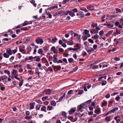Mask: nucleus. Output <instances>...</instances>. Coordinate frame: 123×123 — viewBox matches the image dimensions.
Segmentation results:
<instances>
[{
    "label": "nucleus",
    "instance_id": "nucleus-1",
    "mask_svg": "<svg viewBox=\"0 0 123 123\" xmlns=\"http://www.w3.org/2000/svg\"><path fill=\"white\" fill-rule=\"evenodd\" d=\"M36 41L37 44H40L41 45L43 43V39L42 38L39 37H37L36 39Z\"/></svg>",
    "mask_w": 123,
    "mask_h": 123
},
{
    "label": "nucleus",
    "instance_id": "nucleus-2",
    "mask_svg": "<svg viewBox=\"0 0 123 123\" xmlns=\"http://www.w3.org/2000/svg\"><path fill=\"white\" fill-rule=\"evenodd\" d=\"M7 78V77L5 75L0 77V82L2 81L4 83H5L6 82V81L5 80Z\"/></svg>",
    "mask_w": 123,
    "mask_h": 123
},
{
    "label": "nucleus",
    "instance_id": "nucleus-3",
    "mask_svg": "<svg viewBox=\"0 0 123 123\" xmlns=\"http://www.w3.org/2000/svg\"><path fill=\"white\" fill-rule=\"evenodd\" d=\"M114 119L116 121L117 123H119L120 121L121 118L120 116L117 115L114 117Z\"/></svg>",
    "mask_w": 123,
    "mask_h": 123
},
{
    "label": "nucleus",
    "instance_id": "nucleus-4",
    "mask_svg": "<svg viewBox=\"0 0 123 123\" xmlns=\"http://www.w3.org/2000/svg\"><path fill=\"white\" fill-rule=\"evenodd\" d=\"M52 91L50 89H47L44 90V92L47 94L50 95Z\"/></svg>",
    "mask_w": 123,
    "mask_h": 123
},
{
    "label": "nucleus",
    "instance_id": "nucleus-5",
    "mask_svg": "<svg viewBox=\"0 0 123 123\" xmlns=\"http://www.w3.org/2000/svg\"><path fill=\"white\" fill-rule=\"evenodd\" d=\"M94 6L91 5H88L87 7V9L88 10H90L91 11L94 10Z\"/></svg>",
    "mask_w": 123,
    "mask_h": 123
},
{
    "label": "nucleus",
    "instance_id": "nucleus-6",
    "mask_svg": "<svg viewBox=\"0 0 123 123\" xmlns=\"http://www.w3.org/2000/svg\"><path fill=\"white\" fill-rule=\"evenodd\" d=\"M6 52L9 55H11L12 54V50L9 48H8L6 50Z\"/></svg>",
    "mask_w": 123,
    "mask_h": 123
},
{
    "label": "nucleus",
    "instance_id": "nucleus-7",
    "mask_svg": "<svg viewBox=\"0 0 123 123\" xmlns=\"http://www.w3.org/2000/svg\"><path fill=\"white\" fill-rule=\"evenodd\" d=\"M76 109L75 107L72 108L70 110V114H71L74 113L76 111Z\"/></svg>",
    "mask_w": 123,
    "mask_h": 123
},
{
    "label": "nucleus",
    "instance_id": "nucleus-8",
    "mask_svg": "<svg viewBox=\"0 0 123 123\" xmlns=\"http://www.w3.org/2000/svg\"><path fill=\"white\" fill-rule=\"evenodd\" d=\"M101 112L100 109L99 108L97 109L94 111V113L97 114H98Z\"/></svg>",
    "mask_w": 123,
    "mask_h": 123
},
{
    "label": "nucleus",
    "instance_id": "nucleus-9",
    "mask_svg": "<svg viewBox=\"0 0 123 123\" xmlns=\"http://www.w3.org/2000/svg\"><path fill=\"white\" fill-rule=\"evenodd\" d=\"M86 51L88 53L90 54L91 52L93 51V49L92 48H90L86 49Z\"/></svg>",
    "mask_w": 123,
    "mask_h": 123
},
{
    "label": "nucleus",
    "instance_id": "nucleus-10",
    "mask_svg": "<svg viewBox=\"0 0 123 123\" xmlns=\"http://www.w3.org/2000/svg\"><path fill=\"white\" fill-rule=\"evenodd\" d=\"M35 102H33L32 103H30V108L32 109H33L34 108V106L35 105Z\"/></svg>",
    "mask_w": 123,
    "mask_h": 123
},
{
    "label": "nucleus",
    "instance_id": "nucleus-11",
    "mask_svg": "<svg viewBox=\"0 0 123 123\" xmlns=\"http://www.w3.org/2000/svg\"><path fill=\"white\" fill-rule=\"evenodd\" d=\"M84 32L86 35H87V37H90V35L89 34V31L87 30H85L84 31Z\"/></svg>",
    "mask_w": 123,
    "mask_h": 123
},
{
    "label": "nucleus",
    "instance_id": "nucleus-12",
    "mask_svg": "<svg viewBox=\"0 0 123 123\" xmlns=\"http://www.w3.org/2000/svg\"><path fill=\"white\" fill-rule=\"evenodd\" d=\"M118 108L117 107H115L114 108L112 109L111 110L109 111V112H114L118 110Z\"/></svg>",
    "mask_w": 123,
    "mask_h": 123
},
{
    "label": "nucleus",
    "instance_id": "nucleus-13",
    "mask_svg": "<svg viewBox=\"0 0 123 123\" xmlns=\"http://www.w3.org/2000/svg\"><path fill=\"white\" fill-rule=\"evenodd\" d=\"M121 32L120 30L118 29L116 30V32L114 33V35L115 36L121 33Z\"/></svg>",
    "mask_w": 123,
    "mask_h": 123
},
{
    "label": "nucleus",
    "instance_id": "nucleus-14",
    "mask_svg": "<svg viewBox=\"0 0 123 123\" xmlns=\"http://www.w3.org/2000/svg\"><path fill=\"white\" fill-rule=\"evenodd\" d=\"M57 40L58 39L56 37H53L52 38V40L53 41V42L52 43H54L57 41Z\"/></svg>",
    "mask_w": 123,
    "mask_h": 123
},
{
    "label": "nucleus",
    "instance_id": "nucleus-15",
    "mask_svg": "<svg viewBox=\"0 0 123 123\" xmlns=\"http://www.w3.org/2000/svg\"><path fill=\"white\" fill-rule=\"evenodd\" d=\"M85 105V103L81 104L80 106H78V109L79 110H81V109L82 108L83 106Z\"/></svg>",
    "mask_w": 123,
    "mask_h": 123
},
{
    "label": "nucleus",
    "instance_id": "nucleus-16",
    "mask_svg": "<svg viewBox=\"0 0 123 123\" xmlns=\"http://www.w3.org/2000/svg\"><path fill=\"white\" fill-rule=\"evenodd\" d=\"M4 73L6 74H8V75L9 77H10V71L7 70H5L4 71Z\"/></svg>",
    "mask_w": 123,
    "mask_h": 123
},
{
    "label": "nucleus",
    "instance_id": "nucleus-17",
    "mask_svg": "<svg viewBox=\"0 0 123 123\" xmlns=\"http://www.w3.org/2000/svg\"><path fill=\"white\" fill-rule=\"evenodd\" d=\"M46 107L45 106H44L42 107H41V110L42 111H43L45 112H47V111L46 110Z\"/></svg>",
    "mask_w": 123,
    "mask_h": 123
},
{
    "label": "nucleus",
    "instance_id": "nucleus-18",
    "mask_svg": "<svg viewBox=\"0 0 123 123\" xmlns=\"http://www.w3.org/2000/svg\"><path fill=\"white\" fill-rule=\"evenodd\" d=\"M3 55L4 57L6 58H9V55L6 53H4Z\"/></svg>",
    "mask_w": 123,
    "mask_h": 123
},
{
    "label": "nucleus",
    "instance_id": "nucleus-19",
    "mask_svg": "<svg viewBox=\"0 0 123 123\" xmlns=\"http://www.w3.org/2000/svg\"><path fill=\"white\" fill-rule=\"evenodd\" d=\"M77 36V39H80L81 36L80 35H78V34H74V37H75L76 36Z\"/></svg>",
    "mask_w": 123,
    "mask_h": 123
},
{
    "label": "nucleus",
    "instance_id": "nucleus-20",
    "mask_svg": "<svg viewBox=\"0 0 123 123\" xmlns=\"http://www.w3.org/2000/svg\"><path fill=\"white\" fill-rule=\"evenodd\" d=\"M59 15H62L64 14V11L63 10H61L59 11L58 12Z\"/></svg>",
    "mask_w": 123,
    "mask_h": 123
},
{
    "label": "nucleus",
    "instance_id": "nucleus-21",
    "mask_svg": "<svg viewBox=\"0 0 123 123\" xmlns=\"http://www.w3.org/2000/svg\"><path fill=\"white\" fill-rule=\"evenodd\" d=\"M36 73L35 74H37L39 76L40 74V72H39V70L37 68H36L35 69Z\"/></svg>",
    "mask_w": 123,
    "mask_h": 123
},
{
    "label": "nucleus",
    "instance_id": "nucleus-22",
    "mask_svg": "<svg viewBox=\"0 0 123 123\" xmlns=\"http://www.w3.org/2000/svg\"><path fill=\"white\" fill-rule=\"evenodd\" d=\"M19 51L20 52H21L22 53H23L24 54H25L26 53V52L25 51V50L23 49H19Z\"/></svg>",
    "mask_w": 123,
    "mask_h": 123
},
{
    "label": "nucleus",
    "instance_id": "nucleus-23",
    "mask_svg": "<svg viewBox=\"0 0 123 123\" xmlns=\"http://www.w3.org/2000/svg\"><path fill=\"white\" fill-rule=\"evenodd\" d=\"M32 118V117L31 116H27L25 117V118L27 120H29L31 119Z\"/></svg>",
    "mask_w": 123,
    "mask_h": 123
},
{
    "label": "nucleus",
    "instance_id": "nucleus-24",
    "mask_svg": "<svg viewBox=\"0 0 123 123\" xmlns=\"http://www.w3.org/2000/svg\"><path fill=\"white\" fill-rule=\"evenodd\" d=\"M97 25H98L97 23L95 24L93 22L91 25L93 28H94L95 27H96Z\"/></svg>",
    "mask_w": 123,
    "mask_h": 123
},
{
    "label": "nucleus",
    "instance_id": "nucleus-25",
    "mask_svg": "<svg viewBox=\"0 0 123 123\" xmlns=\"http://www.w3.org/2000/svg\"><path fill=\"white\" fill-rule=\"evenodd\" d=\"M28 24V22L27 21H25L22 24L23 26L26 25Z\"/></svg>",
    "mask_w": 123,
    "mask_h": 123
},
{
    "label": "nucleus",
    "instance_id": "nucleus-26",
    "mask_svg": "<svg viewBox=\"0 0 123 123\" xmlns=\"http://www.w3.org/2000/svg\"><path fill=\"white\" fill-rule=\"evenodd\" d=\"M98 35L97 34H96V35L94 36L93 37H92V38H94L95 39H98Z\"/></svg>",
    "mask_w": 123,
    "mask_h": 123
},
{
    "label": "nucleus",
    "instance_id": "nucleus-27",
    "mask_svg": "<svg viewBox=\"0 0 123 123\" xmlns=\"http://www.w3.org/2000/svg\"><path fill=\"white\" fill-rule=\"evenodd\" d=\"M56 104V103L55 101H52L51 102V105L54 106H55Z\"/></svg>",
    "mask_w": 123,
    "mask_h": 123
},
{
    "label": "nucleus",
    "instance_id": "nucleus-28",
    "mask_svg": "<svg viewBox=\"0 0 123 123\" xmlns=\"http://www.w3.org/2000/svg\"><path fill=\"white\" fill-rule=\"evenodd\" d=\"M66 94L65 93H64V95L63 96H62V97H61L59 99V101H62V99H63V97H64L65 96V95Z\"/></svg>",
    "mask_w": 123,
    "mask_h": 123
},
{
    "label": "nucleus",
    "instance_id": "nucleus-29",
    "mask_svg": "<svg viewBox=\"0 0 123 123\" xmlns=\"http://www.w3.org/2000/svg\"><path fill=\"white\" fill-rule=\"evenodd\" d=\"M107 26L109 28H111L113 27V25L112 24L108 23Z\"/></svg>",
    "mask_w": 123,
    "mask_h": 123
},
{
    "label": "nucleus",
    "instance_id": "nucleus-30",
    "mask_svg": "<svg viewBox=\"0 0 123 123\" xmlns=\"http://www.w3.org/2000/svg\"><path fill=\"white\" fill-rule=\"evenodd\" d=\"M43 50L42 49H39L38 50V53L39 54H42V52L43 51Z\"/></svg>",
    "mask_w": 123,
    "mask_h": 123
},
{
    "label": "nucleus",
    "instance_id": "nucleus-31",
    "mask_svg": "<svg viewBox=\"0 0 123 123\" xmlns=\"http://www.w3.org/2000/svg\"><path fill=\"white\" fill-rule=\"evenodd\" d=\"M41 106V105H37L36 107V109L37 110H39Z\"/></svg>",
    "mask_w": 123,
    "mask_h": 123
},
{
    "label": "nucleus",
    "instance_id": "nucleus-32",
    "mask_svg": "<svg viewBox=\"0 0 123 123\" xmlns=\"http://www.w3.org/2000/svg\"><path fill=\"white\" fill-rule=\"evenodd\" d=\"M110 117H107L105 118V120L107 121H109L111 119Z\"/></svg>",
    "mask_w": 123,
    "mask_h": 123
},
{
    "label": "nucleus",
    "instance_id": "nucleus-33",
    "mask_svg": "<svg viewBox=\"0 0 123 123\" xmlns=\"http://www.w3.org/2000/svg\"><path fill=\"white\" fill-rule=\"evenodd\" d=\"M46 13L48 15L49 18H52V15L49 12H48Z\"/></svg>",
    "mask_w": 123,
    "mask_h": 123
},
{
    "label": "nucleus",
    "instance_id": "nucleus-34",
    "mask_svg": "<svg viewBox=\"0 0 123 123\" xmlns=\"http://www.w3.org/2000/svg\"><path fill=\"white\" fill-rule=\"evenodd\" d=\"M58 59L57 58H54L53 60V62L55 63H57Z\"/></svg>",
    "mask_w": 123,
    "mask_h": 123
},
{
    "label": "nucleus",
    "instance_id": "nucleus-35",
    "mask_svg": "<svg viewBox=\"0 0 123 123\" xmlns=\"http://www.w3.org/2000/svg\"><path fill=\"white\" fill-rule=\"evenodd\" d=\"M106 82L105 80H104L102 81L101 85L102 86H104L105 85L106 83Z\"/></svg>",
    "mask_w": 123,
    "mask_h": 123
},
{
    "label": "nucleus",
    "instance_id": "nucleus-36",
    "mask_svg": "<svg viewBox=\"0 0 123 123\" xmlns=\"http://www.w3.org/2000/svg\"><path fill=\"white\" fill-rule=\"evenodd\" d=\"M48 98V97L47 96H46L44 97H43L42 98V100L43 101H44L47 99Z\"/></svg>",
    "mask_w": 123,
    "mask_h": 123
},
{
    "label": "nucleus",
    "instance_id": "nucleus-37",
    "mask_svg": "<svg viewBox=\"0 0 123 123\" xmlns=\"http://www.w3.org/2000/svg\"><path fill=\"white\" fill-rule=\"evenodd\" d=\"M78 69V67H76L71 71L70 72H73L76 71Z\"/></svg>",
    "mask_w": 123,
    "mask_h": 123
},
{
    "label": "nucleus",
    "instance_id": "nucleus-38",
    "mask_svg": "<svg viewBox=\"0 0 123 123\" xmlns=\"http://www.w3.org/2000/svg\"><path fill=\"white\" fill-rule=\"evenodd\" d=\"M104 33V32L103 30H101L99 32V35L101 36Z\"/></svg>",
    "mask_w": 123,
    "mask_h": 123
},
{
    "label": "nucleus",
    "instance_id": "nucleus-39",
    "mask_svg": "<svg viewBox=\"0 0 123 123\" xmlns=\"http://www.w3.org/2000/svg\"><path fill=\"white\" fill-rule=\"evenodd\" d=\"M98 67V66L97 65H95L92 67V69H97Z\"/></svg>",
    "mask_w": 123,
    "mask_h": 123
},
{
    "label": "nucleus",
    "instance_id": "nucleus-40",
    "mask_svg": "<svg viewBox=\"0 0 123 123\" xmlns=\"http://www.w3.org/2000/svg\"><path fill=\"white\" fill-rule=\"evenodd\" d=\"M70 50H73L74 51H75L77 50V49L76 48H70Z\"/></svg>",
    "mask_w": 123,
    "mask_h": 123
},
{
    "label": "nucleus",
    "instance_id": "nucleus-41",
    "mask_svg": "<svg viewBox=\"0 0 123 123\" xmlns=\"http://www.w3.org/2000/svg\"><path fill=\"white\" fill-rule=\"evenodd\" d=\"M52 107H53L52 106L49 105L47 107V110H48V109H49V110H52Z\"/></svg>",
    "mask_w": 123,
    "mask_h": 123
},
{
    "label": "nucleus",
    "instance_id": "nucleus-42",
    "mask_svg": "<svg viewBox=\"0 0 123 123\" xmlns=\"http://www.w3.org/2000/svg\"><path fill=\"white\" fill-rule=\"evenodd\" d=\"M62 115L65 117H66L67 116V115H66V113L64 112V111H63L62 112Z\"/></svg>",
    "mask_w": 123,
    "mask_h": 123
},
{
    "label": "nucleus",
    "instance_id": "nucleus-43",
    "mask_svg": "<svg viewBox=\"0 0 123 123\" xmlns=\"http://www.w3.org/2000/svg\"><path fill=\"white\" fill-rule=\"evenodd\" d=\"M31 65L29 64H28L27 65V68L28 69H32V68L31 67H30Z\"/></svg>",
    "mask_w": 123,
    "mask_h": 123
},
{
    "label": "nucleus",
    "instance_id": "nucleus-44",
    "mask_svg": "<svg viewBox=\"0 0 123 123\" xmlns=\"http://www.w3.org/2000/svg\"><path fill=\"white\" fill-rule=\"evenodd\" d=\"M75 15L74 14L73 12H71L70 11V15L72 16V17H73Z\"/></svg>",
    "mask_w": 123,
    "mask_h": 123
},
{
    "label": "nucleus",
    "instance_id": "nucleus-45",
    "mask_svg": "<svg viewBox=\"0 0 123 123\" xmlns=\"http://www.w3.org/2000/svg\"><path fill=\"white\" fill-rule=\"evenodd\" d=\"M83 90H79L78 92V93L79 94H81L83 92Z\"/></svg>",
    "mask_w": 123,
    "mask_h": 123
},
{
    "label": "nucleus",
    "instance_id": "nucleus-46",
    "mask_svg": "<svg viewBox=\"0 0 123 123\" xmlns=\"http://www.w3.org/2000/svg\"><path fill=\"white\" fill-rule=\"evenodd\" d=\"M53 70V69L51 67H49L48 68V71H52Z\"/></svg>",
    "mask_w": 123,
    "mask_h": 123
},
{
    "label": "nucleus",
    "instance_id": "nucleus-47",
    "mask_svg": "<svg viewBox=\"0 0 123 123\" xmlns=\"http://www.w3.org/2000/svg\"><path fill=\"white\" fill-rule=\"evenodd\" d=\"M36 102L38 103L41 104H42L43 103L41 101L39 100H36Z\"/></svg>",
    "mask_w": 123,
    "mask_h": 123
},
{
    "label": "nucleus",
    "instance_id": "nucleus-48",
    "mask_svg": "<svg viewBox=\"0 0 123 123\" xmlns=\"http://www.w3.org/2000/svg\"><path fill=\"white\" fill-rule=\"evenodd\" d=\"M14 58V57L13 56H12L10 58H9V60L10 62H12Z\"/></svg>",
    "mask_w": 123,
    "mask_h": 123
},
{
    "label": "nucleus",
    "instance_id": "nucleus-49",
    "mask_svg": "<svg viewBox=\"0 0 123 123\" xmlns=\"http://www.w3.org/2000/svg\"><path fill=\"white\" fill-rule=\"evenodd\" d=\"M115 99L117 101H118L120 99V98L119 96H117L115 98Z\"/></svg>",
    "mask_w": 123,
    "mask_h": 123
},
{
    "label": "nucleus",
    "instance_id": "nucleus-50",
    "mask_svg": "<svg viewBox=\"0 0 123 123\" xmlns=\"http://www.w3.org/2000/svg\"><path fill=\"white\" fill-rule=\"evenodd\" d=\"M55 50V46H52L51 48V50L52 51H53Z\"/></svg>",
    "mask_w": 123,
    "mask_h": 123
},
{
    "label": "nucleus",
    "instance_id": "nucleus-51",
    "mask_svg": "<svg viewBox=\"0 0 123 123\" xmlns=\"http://www.w3.org/2000/svg\"><path fill=\"white\" fill-rule=\"evenodd\" d=\"M58 8V6H53L52 7L50 8L51 9H54L55 8Z\"/></svg>",
    "mask_w": 123,
    "mask_h": 123
},
{
    "label": "nucleus",
    "instance_id": "nucleus-52",
    "mask_svg": "<svg viewBox=\"0 0 123 123\" xmlns=\"http://www.w3.org/2000/svg\"><path fill=\"white\" fill-rule=\"evenodd\" d=\"M88 41L90 43H94L93 41L91 39H88Z\"/></svg>",
    "mask_w": 123,
    "mask_h": 123
},
{
    "label": "nucleus",
    "instance_id": "nucleus-53",
    "mask_svg": "<svg viewBox=\"0 0 123 123\" xmlns=\"http://www.w3.org/2000/svg\"><path fill=\"white\" fill-rule=\"evenodd\" d=\"M27 28L26 27H23L22 28H21V30H22L25 31V30H27Z\"/></svg>",
    "mask_w": 123,
    "mask_h": 123
},
{
    "label": "nucleus",
    "instance_id": "nucleus-54",
    "mask_svg": "<svg viewBox=\"0 0 123 123\" xmlns=\"http://www.w3.org/2000/svg\"><path fill=\"white\" fill-rule=\"evenodd\" d=\"M110 97V95L108 93L105 96V98H109Z\"/></svg>",
    "mask_w": 123,
    "mask_h": 123
},
{
    "label": "nucleus",
    "instance_id": "nucleus-55",
    "mask_svg": "<svg viewBox=\"0 0 123 123\" xmlns=\"http://www.w3.org/2000/svg\"><path fill=\"white\" fill-rule=\"evenodd\" d=\"M23 80L19 82V85L20 86H21L22 85H23Z\"/></svg>",
    "mask_w": 123,
    "mask_h": 123
},
{
    "label": "nucleus",
    "instance_id": "nucleus-56",
    "mask_svg": "<svg viewBox=\"0 0 123 123\" xmlns=\"http://www.w3.org/2000/svg\"><path fill=\"white\" fill-rule=\"evenodd\" d=\"M26 114L27 116H28L30 114V112L28 111H26Z\"/></svg>",
    "mask_w": 123,
    "mask_h": 123
},
{
    "label": "nucleus",
    "instance_id": "nucleus-57",
    "mask_svg": "<svg viewBox=\"0 0 123 123\" xmlns=\"http://www.w3.org/2000/svg\"><path fill=\"white\" fill-rule=\"evenodd\" d=\"M80 15L81 16H81H83V12H79Z\"/></svg>",
    "mask_w": 123,
    "mask_h": 123
},
{
    "label": "nucleus",
    "instance_id": "nucleus-58",
    "mask_svg": "<svg viewBox=\"0 0 123 123\" xmlns=\"http://www.w3.org/2000/svg\"><path fill=\"white\" fill-rule=\"evenodd\" d=\"M5 87L4 86H1L0 88V89L1 91H4L5 90Z\"/></svg>",
    "mask_w": 123,
    "mask_h": 123
},
{
    "label": "nucleus",
    "instance_id": "nucleus-59",
    "mask_svg": "<svg viewBox=\"0 0 123 123\" xmlns=\"http://www.w3.org/2000/svg\"><path fill=\"white\" fill-rule=\"evenodd\" d=\"M16 70H13V72H12V74H16Z\"/></svg>",
    "mask_w": 123,
    "mask_h": 123
},
{
    "label": "nucleus",
    "instance_id": "nucleus-60",
    "mask_svg": "<svg viewBox=\"0 0 123 123\" xmlns=\"http://www.w3.org/2000/svg\"><path fill=\"white\" fill-rule=\"evenodd\" d=\"M75 46L77 48V49H79L80 48V47L79 46V45L78 44H77L75 45Z\"/></svg>",
    "mask_w": 123,
    "mask_h": 123
},
{
    "label": "nucleus",
    "instance_id": "nucleus-61",
    "mask_svg": "<svg viewBox=\"0 0 123 123\" xmlns=\"http://www.w3.org/2000/svg\"><path fill=\"white\" fill-rule=\"evenodd\" d=\"M72 10L74 12H78L77 9L76 8L73 9Z\"/></svg>",
    "mask_w": 123,
    "mask_h": 123
},
{
    "label": "nucleus",
    "instance_id": "nucleus-62",
    "mask_svg": "<svg viewBox=\"0 0 123 123\" xmlns=\"http://www.w3.org/2000/svg\"><path fill=\"white\" fill-rule=\"evenodd\" d=\"M59 50L60 52H62L64 51V50L63 49L60 48H59Z\"/></svg>",
    "mask_w": 123,
    "mask_h": 123
},
{
    "label": "nucleus",
    "instance_id": "nucleus-63",
    "mask_svg": "<svg viewBox=\"0 0 123 123\" xmlns=\"http://www.w3.org/2000/svg\"><path fill=\"white\" fill-rule=\"evenodd\" d=\"M14 77L17 80H19L20 81V79L18 78V77L16 75H14Z\"/></svg>",
    "mask_w": 123,
    "mask_h": 123
},
{
    "label": "nucleus",
    "instance_id": "nucleus-64",
    "mask_svg": "<svg viewBox=\"0 0 123 123\" xmlns=\"http://www.w3.org/2000/svg\"><path fill=\"white\" fill-rule=\"evenodd\" d=\"M114 60L116 61H119L120 60V59L119 58L117 57H116L114 58Z\"/></svg>",
    "mask_w": 123,
    "mask_h": 123
}]
</instances>
